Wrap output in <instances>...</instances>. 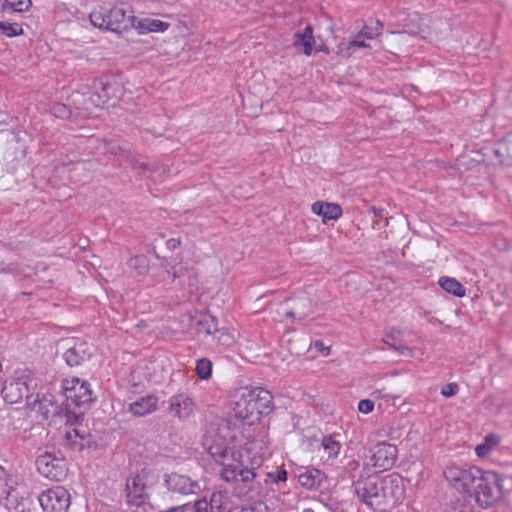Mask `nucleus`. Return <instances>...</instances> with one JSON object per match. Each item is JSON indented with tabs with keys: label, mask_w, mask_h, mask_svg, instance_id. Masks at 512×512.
<instances>
[{
	"label": "nucleus",
	"mask_w": 512,
	"mask_h": 512,
	"mask_svg": "<svg viewBox=\"0 0 512 512\" xmlns=\"http://www.w3.org/2000/svg\"><path fill=\"white\" fill-rule=\"evenodd\" d=\"M303 512H315V511L313 509H311V508H306V509L303 510Z\"/></svg>",
	"instance_id": "nucleus-57"
},
{
	"label": "nucleus",
	"mask_w": 512,
	"mask_h": 512,
	"mask_svg": "<svg viewBox=\"0 0 512 512\" xmlns=\"http://www.w3.org/2000/svg\"><path fill=\"white\" fill-rule=\"evenodd\" d=\"M314 44L315 39L311 25H307L302 31H298L294 34V47L302 51L305 55L310 56L312 54Z\"/></svg>",
	"instance_id": "nucleus-22"
},
{
	"label": "nucleus",
	"mask_w": 512,
	"mask_h": 512,
	"mask_svg": "<svg viewBox=\"0 0 512 512\" xmlns=\"http://www.w3.org/2000/svg\"><path fill=\"white\" fill-rule=\"evenodd\" d=\"M62 390L66 399L76 406H82L91 401L90 385L78 378L65 379L62 382Z\"/></svg>",
	"instance_id": "nucleus-14"
},
{
	"label": "nucleus",
	"mask_w": 512,
	"mask_h": 512,
	"mask_svg": "<svg viewBox=\"0 0 512 512\" xmlns=\"http://www.w3.org/2000/svg\"><path fill=\"white\" fill-rule=\"evenodd\" d=\"M370 396L373 398V401H374V400L380 399L382 397H386L387 395L383 394L382 390H374L371 392Z\"/></svg>",
	"instance_id": "nucleus-52"
},
{
	"label": "nucleus",
	"mask_w": 512,
	"mask_h": 512,
	"mask_svg": "<svg viewBox=\"0 0 512 512\" xmlns=\"http://www.w3.org/2000/svg\"><path fill=\"white\" fill-rule=\"evenodd\" d=\"M443 475L451 487L470 497L474 484L482 475V470L475 466L449 464L444 469Z\"/></svg>",
	"instance_id": "nucleus-4"
},
{
	"label": "nucleus",
	"mask_w": 512,
	"mask_h": 512,
	"mask_svg": "<svg viewBox=\"0 0 512 512\" xmlns=\"http://www.w3.org/2000/svg\"><path fill=\"white\" fill-rule=\"evenodd\" d=\"M213 339L217 344L221 346H232L235 342V337L232 333L225 329H217V332L214 334Z\"/></svg>",
	"instance_id": "nucleus-37"
},
{
	"label": "nucleus",
	"mask_w": 512,
	"mask_h": 512,
	"mask_svg": "<svg viewBox=\"0 0 512 512\" xmlns=\"http://www.w3.org/2000/svg\"><path fill=\"white\" fill-rule=\"evenodd\" d=\"M308 312H296V311H288L286 312V316H289V317H297L298 319H304L306 316H307Z\"/></svg>",
	"instance_id": "nucleus-51"
},
{
	"label": "nucleus",
	"mask_w": 512,
	"mask_h": 512,
	"mask_svg": "<svg viewBox=\"0 0 512 512\" xmlns=\"http://www.w3.org/2000/svg\"><path fill=\"white\" fill-rule=\"evenodd\" d=\"M38 472L45 478L53 481H62L68 473L66 459L54 453L45 452L36 459Z\"/></svg>",
	"instance_id": "nucleus-8"
},
{
	"label": "nucleus",
	"mask_w": 512,
	"mask_h": 512,
	"mask_svg": "<svg viewBox=\"0 0 512 512\" xmlns=\"http://www.w3.org/2000/svg\"><path fill=\"white\" fill-rule=\"evenodd\" d=\"M158 406V397L154 394H149L136 399L129 404V412L136 416L142 417L154 412Z\"/></svg>",
	"instance_id": "nucleus-20"
},
{
	"label": "nucleus",
	"mask_w": 512,
	"mask_h": 512,
	"mask_svg": "<svg viewBox=\"0 0 512 512\" xmlns=\"http://www.w3.org/2000/svg\"><path fill=\"white\" fill-rule=\"evenodd\" d=\"M21 512H30V511H24V510H22Z\"/></svg>",
	"instance_id": "nucleus-59"
},
{
	"label": "nucleus",
	"mask_w": 512,
	"mask_h": 512,
	"mask_svg": "<svg viewBox=\"0 0 512 512\" xmlns=\"http://www.w3.org/2000/svg\"><path fill=\"white\" fill-rule=\"evenodd\" d=\"M85 436L76 428L67 430L63 436V445L72 450H82Z\"/></svg>",
	"instance_id": "nucleus-27"
},
{
	"label": "nucleus",
	"mask_w": 512,
	"mask_h": 512,
	"mask_svg": "<svg viewBox=\"0 0 512 512\" xmlns=\"http://www.w3.org/2000/svg\"><path fill=\"white\" fill-rule=\"evenodd\" d=\"M263 455L264 453L251 459V468L245 466L242 457L239 458V462L222 468L220 476L224 481L232 483V490L236 497L253 499L260 494L262 486L255 469L261 465Z\"/></svg>",
	"instance_id": "nucleus-1"
},
{
	"label": "nucleus",
	"mask_w": 512,
	"mask_h": 512,
	"mask_svg": "<svg viewBox=\"0 0 512 512\" xmlns=\"http://www.w3.org/2000/svg\"><path fill=\"white\" fill-rule=\"evenodd\" d=\"M378 490L380 510H384L386 506L393 505L400 501L405 491L402 478L395 473L378 478Z\"/></svg>",
	"instance_id": "nucleus-9"
},
{
	"label": "nucleus",
	"mask_w": 512,
	"mask_h": 512,
	"mask_svg": "<svg viewBox=\"0 0 512 512\" xmlns=\"http://www.w3.org/2000/svg\"><path fill=\"white\" fill-rule=\"evenodd\" d=\"M217 323L214 317L205 315L198 321V330L207 335H213L217 332Z\"/></svg>",
	"instance_id": "nucleus-34"
},
{
	"label": "nucleus",
	"mask_w": 512,
	"mask_h": 512,
	"mask_svg": "<svg viewBox=\"0 0 512 512\" xmlns=\"http://www.w3.org/2000/svg\"><path fill=\"white\" fill-rule=\"evenodd\" d=\"M370 453L369 464L379 471H386L394 466L398 449L394 444L382 441L375 444Z\"/></svg>",
	"instance_id": "nucleus-12"
},
{
	"label": "nucleus",
	"mask_w": 512,
	"mask_h": 512,
	"mask_svg": "<svg viewBox=\"0 0 512 512\" xmlns=\"http://www.w3.org/2000/svg\"><path fill=\"white\" fill-rule=\"evenodd\" d=\"M92 351L91 345L87 342L77 341L66 350L63 357L69 366H78L91 357Z\"/></svg>",
	"instance_id": "nucleus-19"
},
{
	"label": "nucleus",
	"mask_w": 512,
	"mask_h": 512,
	"mask_svg": "<svg viewBox=\"0 0 512 512\" xmlns=\"http://www.w3.org/2000/svg\"><path fill=\"white\" fill-rule=\"evenodd\" d=\"M374 409V401L372 399H363L358 403V411L363 414H369Z\"/></svg>",
	"instance_id": "nucleus-45"
},
{
	"label": "nucleus",
	"mask_w": 512,
	"mask_h": 512,
	"mask_svg": "<svg viewBox=\"0 0 512 512\" xmlns=\"http://www.w3.org/2000/svg\"><path fill=\"white\" fill-rule=\"evenodd\" d=\"M458 391L459 386L457 383H448L441 388V395L446 398H449L455 396L458 393Z\"/></svg>",
	"instance_id": "nucleus-43"
},
{
	"label": "nucleus",
	"mask_w": 512,
	"mask_h": 512,
	"mask_svg": "<svg viewBox=\"0 0 512 512\" xmlns=\"http://www.w3.org/2000/svg\"><path fill=\"white\" fill-rule=\"evenodd\" d=\"M137 29L140 33L164 32L169 28V23L152 18H143L138 21Z\"/></svg>",
	"instance_id": "nucleus-26"
},
{
	"label": "nucleus",
	"mask_w": 512,
	"mask_h": 512,
	"mask_svg": "<svg viewBox=\"0 0 512 512\" xmlns=\"http://www.w3.org/2000/svg\"><path fill=\"white\" fill-rule=\"evenodd\" d=\"M391 339H394L393 337V332L389 333L386 335L385 339H384V342L389 345L392 349L394 350H399L400 351V354L402 355H406L408 354L409 352V349L406 347V346H402V347H397L395 346L394 344L390 343V340Z\"/></svg>",
	"instance_id": "nucleus-47"
},
{
	"label": "nucleus",
	"mask_w": 512,
	"mask_h": 512,
	"mask_svg": "<svg viewBox=\"0 0 512 512\" xmlns=\"http://www.w3.org/2000/svg\"><path fill=\"white\" fill-rule=\"evenodd\" d=\"M166 246L169 250H175L180 246V240L176 238H171L166 242Z\"/></svg>",
	"instance_id": "nucleus-48"
},
{
	"label": "nucleus",
	"mask_w": 512,
	"mask_h": 512,
	"mask_svg": "<svg viewBox=\"0 0 512 512\" xmlns=\"http://www.w3.org/2000/svg\"><path fill=\"white\" fill-rule=\"evenodd\" d=\"M268 506L262 501H255L251 504L242 506L240 509H236L235 512H268Z\"/></svg>",
	"instance_id": "nucleus-40"
},
{
	"label": "nucleus",
	"mask_w": 512,
	"mask_h": 512,
	"mask_svg": "<svg viewBox=\"0 0 512 512\" xmlns=\"http://www.w3.org/2000/svg\"><path fill=\"white\" fill-rule=\"evenodd\" d=\"M110 89H111L110 84L103 83L102 87H101L102 94H100V93L92 94L90 96L89 100L96 106L104 105L110 98V93H109Z\"/></svg>",
	"instance_id": "nucleus-38"
},
{
	"label": "nucleus",
	"mask_w": 512,
	"mask_h": 512,
	"mask_svg": "<svg viewBox=\"0 0 512 512\" xmlns=\"http://www.w3.org/2000/svg\"><path fill=\"white\" fill-rule=\"evenodd\" d=\"M226 495L222 492L212 493L208 501L211 512H221L224 504L226 503Z\"/></svg>",
	"instance_id": "nucleus-39"
},
{
	"label": "nucleus",
	"mask_w": 512,
	"mask_h": 512,
	"mask_svg": "<svg viewBox=\"0 0 512 512\" xmlns=\"http://www.w3.org/2000/svg\"><path fill=\"white\" fill-rule=\"evenodd\" d=\"M188 507H190V504H184L180 506L171 507L167 510H162L160 512H184Z\"/></svg>",
	"instance_id": "nucleus-49"
},
{
	"label": "nucleus",
	"mask_w": 512,
	"mask_h": 512,
	"mask_svg": "<svg viewBox=\"0 0 512 512\" xmlns=\"http://www.w3.org/2000/svg\"><path fill=\"white\" fill-rule=\"evenodd\" d=\"M499 442V439L495 435H488L485 437L484 443L490 444L494 448Z\"/></svg>",
	"instance_id": "nucleus-50"
},
{
	"label": "nucleus",
	"mask_w": 512,
	"mask_h": 512,
	"mask_svg": "<svg viewBox=\"0 0 512 512\" xmlns=\"http://www.w3.org/2000/svg\"><path fill=\"white\" fill-rule=\"evenodd\" d=\"M24 33L23 27L17 22L0 21V34L9 38L20 36Z\"/></svg>",
	"instance_id": "nucleus-32"
},
{
	"label": "nucleus",
	"mask_w": 512,
	"mask_h": 512,
	"mask_svg": "<svg viewBox=\"0 0 512 512\" xmlns=\"http://www.w3.org/2000/svg\"><path fill=\"white\" fill-rule=\"evenodd\" d=\"M67 112V108L64 105H58L55 108V113H59V115L64 116V114Z\"/></svg>",
	"instance_id": "nucleus-54"
},
{
	"label": "nucleus",
	"mask_w": 512,
	"mask_h": 512,
	"mask_svg": "<svg viewBox=\"0 0 512 512\" xmlns=\"http://www.w3.org/2000/svg\"><path fill=\"white\" fill-rule=\"evenodd\" d=\"M28 406L41 414L45 420H49L59 413V405L52 394H33V398H28Z\"/></svg>",
	"instance_id": "nucleus-16"
},
{
	"label": "nucleus",
	"mask_w": 512,
	"mask_h": 512,
	"mask_svg": "<svg viewBox=\"0 0 512 512\" xmlns=\"http://www.w3.org/2000/svg\"><path fill=\"white\" fill-rule=\"evenodd\" d=\"M252 391L253 402L256 404L255 414L260 415L268 413L272 407V395L270 392L260 387H252Z\"/></svg>",
	"instance_id": "nucleus-24"
},
{
	"label": "nucleus",
	"mask_w": 512,
	"mask_h": 512,
	"mask_svg": "<svg viewBox=\"0 0 512 512\" xmlns=\"http://www.w3.org/2000/svg\"><path fill=\"white\" fill-rule=\"evenodd\" d=\"M321 448L327 454L328 459H335L340 453L341 443L333 436L326 435L321 440Z\"/></svg>",
	"instance_id": "nucleus-29"
},
{
	"label": "nucleus",
	"mask_w": 512,
	"mask_h": 512,
	"mask_svg": "<svg viewBox=\"0 0 512 512\" xmlns=\"http://www.w3.org/2000/svg\"><path fill=\"white\" fill-rule=\"evenodd\" d=\"M38 500L44 512H67L70 506V494L63 486L42 492Z\"/></svg>",
	"instance_id": "nucleus-10"
},
{
	"label": "nucleus",
	"mask_w": 512,
	"mask_h": 512,
	"mask_svg": "<svg viewBox=\"0 0 512 512\" xmlns=\"http://www.w3.org/2000/svg\"><path fill=\"white\" fill-rule=\"evenodd\" d=\"M468 497L463 495L461 498H457L456 501H451L446 508V512H473Z\"/></svg>",
	"instance_id": "nucleus-36"
},
{
	"label": "nucleus",
	"mask_w": 512,
	"mask_h": 512,
	"mask_svg": "<svg viewBox=\"0 0 512 512\" xmlns=\"http://www.w3.org/2000/svg\"><path fill=\"white\" fill-rule=\"evenodd\" d=\"M387 225H388V219H387V218H385V219H384L383 227H386Z\"/></svg>",
	"instance_id": "nucleus-58"
},
{
	"label": "nucleus",
	"mask_w": 512,
	"mask_h": 512,
	"mask_svg": "<svg viewBox=\"0 0 512 512\" xmlns=\"http://www.w3.org/2000/svg\"><path fill=\"white\" fill-rule=\"evenodd\" d=\"M506 150H507V152H508L509 156L512 158V139H510V140L507 142Z\"/></svg>",
	"instance_id": "nucleus-55"
},
{
	"label": "nucleus",
	"mask_w": 512,
	"mask_h": 512,
	"mask_svg": "<svg viewBox=\"0 0 512 512\" xmlns=\"http://www.w3.org/2000/svg\"><path fill=\"white\" fill-rule=\"evenodd\" d=\"M368 211H369V213L373 214V226L380 228L381 221L384 218L385 210L384 209H378V208H375V207H370Z\"/></svg>",
	"instance_id": "nucleus-44"
},
{
	"label": "nucleus",
	"mask_w": 512,
	"mask_h": 512,
	"mask_svg": "<svg viewBox=\"0 0 512 512\" xmlns=\"http://www.w3.org/2000/svg\"><path fill=\"white\" fill-rule=\"evenodd\" d=\"M252 387H241L233 395V415L242 420L249 419L256 412V404L253 402Z\"/></svg>",
	"instance_id": "nucleus-13"
},
{
	"label": "nucleus",
	"mask_w": 512,
	"mask_h": 512,
	"mask_svg": "<svg viewBox=\"0 0 512 512\" xmlns=\"http://www.w3.org/2000/svg\"><path fill=\"white\" fill-rule=\"evenodd\" d=\"M359 501L373 510H380L378 477H362L353 483Z\"/></svg>",
	"instance_id": "nucleus-11"
},
{
	"label": "nucleus",
	"mask_w": 512,
	"mask_h": 512,
	"mask_svg": "<svg viewBox=\"0 0 512 512\" xmlns=\"http://www.w3.org/2000/svg\"><path fill=\"white\" fill-rule=\"evenodd\" d=\"M287 479V472L285 470H280L277 472V481L284 482Z\"/></svg>",
	"instance_id": "nucleus-53"
},
{
	"label": "nucleus",
	"mask_w": 512,
	"mask_h": 512,
	"mask_svg": "<svg viewBox=\"0 0 512 512\" xmlns=\"http://www.w3.org/2000/svg\"><path fill=\"white\" fill-rule=\"evenodd\" d=\"M492 449L493 448L491 447L490 444L483 442L476 446L475 453L479 457H485L486 455H488L491 452Z\"/></svg>",
	"instance_id": "nucleus-46"
},
{
	"label": "nucleus",
	"mask_w": 512,
	"mask_h": 512,
	"mask_svg": "<svg viewBox=\"0 0 512 512\" xmlns=\"http://www.w3.org/2000/svg\"><path fill=\"white\" fill-rule=\"evenodd\" d=\"M381 31H382V25L379 21H376L374 27H369V26L363 27V29L360 32V35L364 36L368 39H373L376 36L380 35Z\"/></svg>",
	"instance_id": "nucleus-41"
},
{
	"label": "nucleus",
	"mask_w": 512,
	"mask_h": 512,
	"mask_svg": "<svg viewBox=\"0 0 512 512\" xmlns=\"http://www.w3.org/2000/svg\"><path fill=\"white\" fill-rule=\"evenodd\" d=\"M148 478L149 472L146 470H141L127 477L125 496L129 506L140 507L148 500Z\"/></svg>",
	"instance_id": "nucleus-7"
},
{
	"label": "nucleus",
	"mask_w": 512,
	"mask_h": 512,
	"mask_svg": "<svg viewBox=\"0 0 512 512\" xmlns=\"http://www.w3.org/2000/svg\"><path fill=\"white\" fill-rule=\"evenodd\" d=\"M164 484L166 488L180 495H192L200 491V485L188 475L170 473L165 475Z\"/></svg>",
	"instance_id": "nucleus-15"
},
{
	"label": "nucleus",
	"mask_w": 512,
	"mask_h": 512,
	"mask_svg": "<svg viewBox=\"0 0 512 512\" xmlns=\"http://www.w3.org/2000/svg\"><path fill=\"white\" fill-rule=\"evenodd\" d=\"M257 446H258V445H257V443H255V442H251V443H250V445H249V447L247 448V453H250V452H252L253 450H256V449H257Z\"/></svg>",
	"instance_id": "nucleus-56"
},
{
	"label": "nucleus",
	"mask_w": 512,
	"mask_h": 512,
	"mask_svg": "<svg viewBox=\"0 0 512 512\" xmlns=\"http://www.w3.org/2000/svg\"><path fill=\"white\" fill-rule=\"evenodd\" d=\"M322 472L317 469H306L298 474V483L306 489H313L321 484Z\"/></svg>",
	"instance_id": "nucleus-25"
},
{
	"label": "nucleus",
	"mask_w": 512,
	"mask_h": 512,
	"mask_svg": "<svg viewBox=\"0 0 512 512\" xmlns=\"http://www.w3.org/2000/svg\"><path fill=\"white\" fill-rule=\"evenodd\" d=\"M31 6V0H4V4L2 5V12L8 8L13 12L23 13L28 11Z\"/></svg>",
	"instance_id": "nucleus-31"
},
{
	"label": "nucleus",
	"mask_w": 512,
	"mask_h": 512,
	"mask_svg": "<svg viewBox=\"0 0 512 512\" xmlns=\"http://www.w3.org/2000/svg\"><path fill=\"white\" fill-rule=\"evenodd\" d=\"M369 45L363 40H353L348 43L341 42L338 45L337 53L343 57H350L356 50V48H366Z\"/></svg>",
	"instance_id": "nucleus-30"
},
{
	"label": "nucleus",
	"mask_w": 512,
	"mask_h": 512,
	"mask_svg": "<svg viewBox=\"0 0 512 512\" xmlns=\"http://www.w3.org/2000/svg\"><path fill=\"white\" fill-rule=\"evenodd\" d=\"M311 210L314 214L322 217L324 224L330 220H337L342 216V208L336 203L317 201L313 203Z\"/></svg>",
	"instance_id": "nucleus-21"
},
{
	"label": "nucleus",
	"mask_w": 512,
	"mask_h": 512,
	"mask_svg": "<svg viewBox=\"0 0 512 512\" xmlns=\"http://www.w3.org/2000/svg\"><path fill=\"white\" fill-rule=\"evenodd\" d=\"M128 266L135 270L139 275L147 273L149 268V261L144 255H138L130 258L127 262Z\"/></svg>",
	"instance_id": "nucleus-33"
},
{
	"label": "nucleus",
	"mask_w": 512,
	"mask_h": 512,
	"mask_svg": "<svg viewBox=\"0 0 512 512\" xmlns=\"http://www.w3.org/2000/svg\"><path fill=\"white\" fill-rule=\"evenodd\" d=\"M186 511H191V512H211L210 511L209 503H208V501L205 498L199 499V500L195 501L193 505H190V507H188L186 509Z\"/></svg>",
	"instance_id": "nucleus-42"
},
{
	"label": "nucleus",
	"mask_w": 512,
	"mask_h": 512,
	"mask_svg": "<svg viewBox=\"0 0 512 512\" xmlns=\"http://www.w3.org/2000/svg\"><path fill=\"white\" fill-rule=\"evenodd\" d=\"M105 149L107 152L114 154V155H118V152H119V155L126 162H128L129 165L133 169L140 170L142 172H148V171L154 172L155 171V168L151 164H149L145 161H142L137 155H135L131 151H129V150L126 151V150L120 148V146H118L115 142L107 143L105 145Z\"/></svg>",
	"instance_id": "nucleus-18"
},
{
	"label": "nucleus",
	"mask_w": 512,
	"mask_h": 512,
	"mask_svg": "<svg viewBox=\"0 0 512 512\" xmlns=\"http://www.w3.org/2000/svg\"><path fill=\"white\" fill-rule=\"evenodd\" d=\"M476 503L481 508L494 506L502 497L500 477L492 471H482L472 488Z\"/></svg>",
	"instance_id": "nucleus-5"
},
{
	"label": "nucleus",
	"mask_w": 512,
	"mask_h": 512,
	"mask_svg": "<svg viewBox=\"0 0 512 512\" xmlns=\"http://www.w3.org/2000/svg\"><path fill=\"white\" fill-rule=\"evenodd\" d=\"M203 444L209 455L221 464L222 468L239 462V458L242 457V453L236 449L232 439L228 440L224 435H207Z\"/></svg>",
	"instance_id": "nucleus-6"
},
{
	"label": "nucleus",
	"mask_w": 512,
	"mask_h": 512,
	"mask_svg": "<svg viewBox=\"0 0 512 512\" xmlns=\"http://www.w3.org/2000/svg\"><path fill=\"white\" fill-rule=\"evenodd\" d=\"M89 18L93 26L119 33L133 25L134 15L129 4L119 3L111 9L96 8Z\"/></svg>",
	"instance_id": "nucleus-2"
},
{
	"label": "nucleus",
	"mask_w": 512,
	"mask_h": 512,
	"mask_svg": "<svg viewBox=\"0 0 512 512\" xmlns=\"http://www.w3.org/2000/svg\"><path fill=\"white\" fill-rule=\"evenodd\" d=\"M37 388V379L30 370L17 371L7 380L2 387L1 394L5 402L15 404L24 398H33V392Z\"/></svg>",
	"instance_id": "nucleus-3"
},
{
	"label": "nucleus",
	"mask_w": 512,
	"mask_h": 512,
	"mask_svg": "<svg viewBox=\"0 0 512 512\" xmlns=\"http://www.w3.org/2000/svg\"><path fill=\"white\" fill-rule=\"evenodd\" d=\"M438 283L443 290L456 297L465 296V287L455 278L444 276L439 279Z\"/></svg>",
	"instance_id": "nucleus-28"
},
{
	"label": "nucleus",
	"mask_w": 512,
	"mask_h": 512,
	"mask_svg": "<svg viewBox=\"0 0 512 512\" xmlns=\"http://www.w3.org/2000/svg\"><path fill=\"white\" fill-rule=\"evenodd\" d=\"M17 485V478L0 466V502L3 500L9 502Z\"/></svg>",
	"instance_id": "nucleus-23"
},
{
	"label": "nucleus",
	"mask_w": 512,
	"mask_h": 512,
	"mask_svg": "<svg viewBox=\"0 0 512 512\" xmlns=\"http://www.w3.org/2000/svg\"><path fill=\"white\" fill-rule=\"evenodd\" d=\"M195 371L200 379H210L212 374V362L208 358L198 359L196 362Z\"/></svg>",
	"instance_id": "nucleus-35"
},
{
	"label": "nucleus",
	"mask_w": 512,
	"mask_h": 512,
	"mask_svg": "<svg viewBox=\"0 0 512 512\" xmlns=\"http://www.w3.org/2000/svg\"><path fill=\"white\" fill-rule=\"evenodd\" d=\"M168 403L170 412L180 420L188 419L195 409L193 399L183 392L171 396Z\"/></svg>",
	"instance_id": "nucleus-17"
}]
</instances>
